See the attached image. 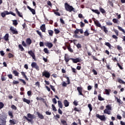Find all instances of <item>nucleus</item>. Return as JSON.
<instances>
[{
    "instance_id": "1",
    "label": "nucleus",
    "mask_w": 125,
    "mask_h": 125,
    "mask_svg": "<svg viewBox=\"0 0 125 125\" xmlns=\"http://www.w3.org/2000/svg\"><path fill=\"white\" fill-rule=\"evenodd\" d=\"M27 116H24L23 118L28 121V123H32V120L35 119V116L30 113H27Z\"/></svg>"
},
{
    "instance_id": "2",
    "label": "nucleus",
    "mask_w": 125,
    "mask_h": 125,
    "mask_svg": "<svg viewBox=\"0 0 125 125\" xmlns=\"http://www.w3.org/2000/svg\"><path fill=\"white\" fill-rule=\"evenodd\" d=\"M64 7L65 10H66V11H69V12H72V11H74L75 10V8H74L72 6L70 5L67 2L65 3Z\"/></svg>"
},
{
    "instance_id": "3",
    "label": "nucleus",
    "mask_w": 125,
    "mask_h": 125,
    "mask_svg": "<svg viewBox=\"0 0 125 125\" xmlns=\"http://www.w3.org/2000/svg\"><path fill=\"white\" fill-rule=\"evenodd\" d=\"M9 14H11L13 16H16V14L12 12H8V11H4L3 12L1 13V16L4 18L6 15H9Z\"/></svg>"
},
{
    "instance_id": "4",
    "label": "nucleus",
    "mask_w": 125,
    "mask_h": 125,
    "mask_svg": "<svg viewBox=\"0 0 125 125\" xmlns=\"http://www.w3.org/2000/svg\"><path fill=\"white\" fill-rule=\"evenodd\" d=\"M95 117L98 118V119H100L102 121H105L106 117H105L104 115H100L99 114H96Z\"/></svg>"
},
{
    "instance_id": "5",
    "label": "nucleus",
    "mask_w": 125,
    "mask_h": 125,
    "mask_svg": "<svg viewBox=\"0 0 125 125\" xmlns=\"http://www.w3.org/2000/svg\"><path fill=\"white\" fill-rule=\"evenodd\" d=\"M31 66H32V68H35V69L37 71H39V66L37 65V62H33L31 64Z\"/></svg>"
},
{
    "instance_id": "6",
    "label": "nucleus",
    "mask_w": 125,
    "mask_h": 125,
    "mask_svg": "<svg viewBox=\"0 0 125 125\" xmlns=\"http://www.w3.org/2000/svg\"><path fill=\"white\" fill-rule=\"evenodd\" d=\"M10 30L13 35H18V31L14 27L11 26Z\"/></svg>"
},
{
    "instance_id": "7",
    "label": "nucleus",
    "mask_w": 125,
    "mask_h": 125,
    "mask_svg": "<svg viewBox=\"0 0 125 125\" xmlns=\"http://www.w3.org/2000/svg\"><path fill=\"white\" fill-rule=\"evenodd\" d=\"M71 60L72 61L73 63H77L78 62H81L82 61L80 58H77L76 59L71 58Z\"/></svg>"
},
{
    "instance_id": "8",
    "label": "nucleus",
    "mask_w": 125,
    "mask_h": 125,
    "mask_svg": "<svg viewBox=\"0 0 125 125\" xmlns=\"http://www.w3.org/2000/svg\"><path fill=\"white\" fill-rule=\"evenodd\" d=\"M77 90L78 91L79 95L84 97V94H83V87L81 86L77 87Z\"/></svg>"
},
{
    "instance_id": "9",
    "label": "nucleus",
    "mask_w": 125,
    "mask_h": 125,
    "mask_svg": "<svg viewBox=\"0 0 125 125\" xmlns=\"http://www.w3.org/2000/svg\"><path fill=\"white\" fill-rule=\"evenodd\" d=\"M42 75L47 78H49L50 77V73L47 71H44V72H42Z\"/></svg>"
},
{
    "instance_id": "10",
    "label": "nucleus",
    "mask_w": 125,
    "mask_h": 125,
    "mask_svg": "<svg viewBox=\"0 0 125 125\" xmlns=\"http://www.w3.org/2000/svg\"><path fill=\"white\" fill-rule=\"evenodd\" d=\"M80 32V34H83V29H76L74 32L75 35H77Z\"/></svg>"
},
{
    "instance_id": "11",
    "label": "nucleus",
    "mask_w": 125,
    "mask_h": 125,
    "mask_svg": "<svg viewBox=\"0 0 125 125\" xmlns=\"http://www.w3.org/2000/svg\"><path fill=\"white\" fill-rule=\"evenodd\" d=\"M94 22L97 27H99V28H101V30H103V27H102L101 24H100V22H99L98 21L94 20Z\"/></svg>"
},
{
    "instance_id": "12",
    "label": "nucleus",
    "mask_w": 125,
    "mask_h": 125,
    "mask_svg": "<svg viewBox=\"0 0 125 125\" xmlns=\"http://www.w3.org/2000/svg\"><path fill=\"white\" fill-rule=\"evenodd\" d=\"M28 53L29 54V55H30L31 57H32V59L34 60H36V57L35 55V53L32 52V50L29 51Z\"/></svg>"
},
{
    "instance_id": "13",
    "label": "nucleus",
    "mask_w": 125,
    "mask_h": 125,
    "mask_svg": "<svg viewBox=\"0 0 125 125\" xmlns=\"http://www.w3.org/2000/svg\"><path fill=\"white\" fill-rule=\"evenodd\" d=\"M44 45H45V46H47V47H52V46H53V44L49 42H45L44 43Z\"/></svg>"
},
{
    "instance_id": "14",
    "label": "nucleus",
    "mask_w": 125,
    "mask_h": 125,
    "mask_svg": "<svg viewBox=\"0 0 125 125\" xmlns=\"http://www.w3.org/2000/svg\"><path fill=\"white\" fill-rule=\"evenodd\" d=\"M40 29L43 33H45V30H46V28H45V24H42L40 27Z\"/></svg>"
},
{
    "instance_id": "15",
    "label": "nucleus",
    "mask_w": 125,
    "mask_h": 125,
    "mask_svg": "<svg viewBox=\"0 0 125 125\" xmlns=\"http://www.w3.org/2000/svg\"><path fill=\"white\" fill-rule=\"evenodd\" d=\"M115 99L117 100V102L118 103L119 106H122L123 104V102H122L120 99H118V97H115Z\"/></svg>"
},
{
    "instance_id": "16",
    "label": "nucleus",
    "mask_w": 125,
    "mask_h": 125,
    "mask_svg": "<svg viewBox=\"0 0 125 125\" xmlns=\"http://www.w3.org/2000/svg\"><path fill=\"white\" fill-rule=\"evenodd\" d=\"M63 104H64V107H68L69 105V102L67 100H64L63 101Z\"/></svg>"
},
{
    "instance_id": "17",
    "label": "nucleus",
    "mask_w": 125,
    "mask_h": 125,
    "mask_svg": "<svg viewBox=\"0 0 125 125\" xmlns=\"http://www.w3.org/2000/svg\"><path fill=\"white\" fill-rule=\"evenodd\" d=\"M11 125H15L17 124V122L15 119L10 120L9 121Z\"/></svg>"
},
{
    "instance_id": "18",
    "label": "nucleus",
    "mask_w": 125,
    "mask_h": 125,
    "mask_svg": "<svg viewBox=\"0 0 125 125\" xmlns=\"http://www.w3.org/2000/svg\"><path fill=\"white\" fill-rule=\"evenodd\" d=\"M27 8L30 10V11H31V12H32L33 15H35V14H36V10L35 9H32V8H31L29 6H27Z\"/></svg>"
},
{
    "instance_id": "19",
    "label": "nucleus",
    "mask_w": 125,
    "mask_h": 125,
    "mask_svg": "<svg viewBox=\"0 0 125 125\" xmlns=\"http://www.w3.org/2000/svg\"><path fill=\"white\" fill-rule=\"evenodd\" d=\"M25 42L27 45H30L32 43V40H31L30 38L26 39Z\"/></svg>"
},
{
    "instance_id": "20",
    "label": "nucleus",
    "mask_w": 125,
    "mask_h": 125,
    "mask_svg": "<svg viewBox=\"0 0 125 125\" xmlns=\"http://www.w3.org/2000/svg\"><path fill=\"white\" fill-rule=\"evenodd\" d=\"M36 114H37L38 117L41 120H42L44 119V116L42 115V114H41V113L39 112H36Z\"/></svg>"
},
{
    "instance_id": "21",
    "label": "nucleus",
    "mask_w": 125,
    "mask_h": 125,
    "mask_svg": "<svg viewBox=\"0 0 125 125\" xmlns=\"http://www.w3.org/2000/svg\"><path fill=\"white\" fill-rule=\"evenodd\" d=\"M9 35L8 34H6L4 36V39L6 42H8L9 41Z\"/></svg>"
},
{
    "instance_id": "22",
    "label": "nucleus",
    "mask_w": 125,
    "mask_h": 125,
    "mask_svg": "<svg viewBox=\"0 0 125 125\" xmlns=\"http://www.w3.org/2000/svg\"><path fill=\"white\" fill-rule=\"evenodd\" d=\"M12 74H13L15 77H19V73L17 70L13 71Z\"/></svg>"
},
{
    "instance_id": "23",
    "label": "nucleus",
    "mask_w": 125,
    "mask_h": 125,
    "mask_svg": "<svg viewBox=\"0 0 125 125\" xmlns=\"http://www.w3.org/2000/svg\"><path fill=\"white\" fill-rule=\"evenodd\" d=\"M22 101H23V102H24L25 103H27V104H30V100H27V99H25V98L22 99Z\"/></svg>"
},
{
    "instance_id": "24",
    "label": "nucleus",
    "mask_w": 125,
    "mask_h": 125,
    "mask_svg": "<svg viewBox=\"0 0 125 125\" xmlns=\"http://www.w3.org/2000/svg\"><path fill=\"white\" fill-rule=\"evenodd\" d=\"M36 100L39 101H42L43 103H45L46 102L45 101V99L42 98V97H36Z\"/></svg>"
},
{
    "instance_id": "25",
    "label": "nucleus",
    "mask_w": 125,
    "mask_h": 125,
    "mask_svg": "<svg viewBox=\"0 0 125 125\" xmlns=\"http://www.w3.org/2000/svg\"><path fill=\"white\" fill-rule=\"evenodd\" d=\"M104 92H105V94L107 95H110V92H111V89H104Z\"/></svg>"
},
{
    "instance_id": "26",
    "label": "nucleus",
    "mask_w": 125,
    "mask_h": 125,
    "mask_svg": "<svg viewBox=\"0 0 125 125\" xmlns=\"http://www.w3.org/2000/svg\"><path fill=\"white\" fill-rule=\"evenodd\" d=\"M117 82H118V83L120 84H125V82H124V81H123L120 78H118L117 79Z\"/></svg>"
},
{
    "instance_id": "27",
    "label": "nucleus",
    "mask_w": 125,
    "mask_h": 125,
    "mask_svg": "<svg viewBox=\"0 0 125 125\" xmlns=\"http://www.w3.org/2000/svg\"><path fill=\"white\" fill-rule=\"evenodd\" d=\"M98 100L100 101H104L105 99L101 97V94H99L98 96Z\"/></svg>"
},
{
    "instance_id": "28",
    "label": "nucleus",
    "mask_w": 125,
    "mask_h": 125,
    "mask_svg": "<svg viewBox=\"0 0 125 125\" xmlns=\"http://www.w3.org/2000/svg\"><path fill=\"white\" fill-rule=\"evenodd\" d=\"M70 60H71V58H69V57L64 56V61L66 63H67Z\"/></svg>"
},
{
    "instance_id": "29",
    "label": "nucleus",
    "mask_w": 125,
    "mask_h": 125,
    "mask_svg": "<svg viewBox=\"0 0 125 125\" xmlns=\"http://www.w3.org/2000/svg\"><path fill=\"white\" fill-rule=\"evenodd\" d=\"M21 73L22 77H23L24 79H26V80L28 81V78H27V76L24 72H21Z\"/></svg>"
},
{
    "instance_id": "30",
    "label": "nucleus",
    "mask_w": 125,
    "mask_h": 125,
    "mask_svg": "<svg viewBox=\"0 0 125 125\" xmlns=\"http://www.w3.org/2000/svg\"><path fill=\"white\" fill-rule=\"evenodd\" d=\"M58 106L61 109H62L63 107L62 102H61V101H58Z\"/></svg>"
},
{
    "instance_id": "31",
    "label": "nucleus",
    "mask_w": 125,
    "mask_h": 125,
    "mask_svg": "<svg viewBox=\"0 0 125 125\" xmlns=\"http://www.w3.org/2000/svg\"><path fill=\"white\" fill-rule=\"evenodd\" d=\"M13 113L12 111H8V115L10 116L11 119H13L14 118Z\"/></svg>"
},
{
    "instance_id": "32",
    "label": "nucleus",
    "mask_w": 125,
    "mask_h": 125,
    "mask_svg": "<svg viewBox=\"0 0 125 125\" xmlns=\"http://www.w3.org/2000/svg\"><path fill=\"white\" fill-rule=\"evenodd\" d=\"M99 10H100V12H101V13H102V14H104L106 13V11H105V10L104 9H103V8L100 7Z\"/></svg>"
},
{
    "instance_id": "33",
    "label": "nucleus",
    "mask_w": 125,
    "mask_h": 125,
    "mask_svg": "<svg viewBox=\"0 0 125 125\" xmlns=\"http://www.w3.org/2000/svg\"><path fill=\"white\" fill-rule=\"evenodd\" d=\"M104 114H107L108 115H111V112L110 111H108V110L107 109H105L104 110Z\"/></svg>"
},
{
    "instance_id": "34",
    "label": "nucleus",
    "mask_w": 125,
    "mask_h": 125,
    "mask_svg": "<svg viewBox=\"0 0 125 125\" xmlns=\"http://www.w3.org/2000/svg\"><path fill=\"white\" fill-rule=\"evenodd\" d=\"M92 11L93 12H94V13L98 14V15H99V14H100V12H99V10H98L92 9Z\"/></svg>"
},
{
    "instance_id": "35",
    "label": "nucleus",
    "mask_w": 125,
    "mask_h": 125,
    "mask_svg": "<svg viewBox=\"0 0 125 125\" xmlns=\"http://www.w3.org/2000/svg\"><path fill=\"white\" fill-rule=\"evenodd\" d=\"M103 27V30L105 34H107L108 33V30H107V28L105 26H102Z\"/></svg>"
},
{
    "instance_id": "36",
    "label": "nucleus",
    "mask_w": 125,
    "mask_h": 125,
    "mask_svg": "<svg viewBox=\"0 0 125 125\" xmlns=\"http://www.w3.org/2000/svg\"><path fill=\"white\" fill-rule=\"evenodd\" d=\"M84 36H85V37H88V36H89V33H88V30L87 29L84 32Z\"/></svg>"
},
{
    "instance_id": "37",
    "label": "nucleus",
    "mask_w": 125,
    "mask_h": 125,
    "mask_svg": "<svg viewBox=\"0 0 125 125\" xmlns=\"http://www.w3.org/2000/svg\"><path fill=\"white\" fill-rule=\"evenodd\" d=\"M8 56V58L9 59H12V58H13L14 56L13 54H12V53H9L8 54H7Z\"/></svg>"
},
{
    "instance_id": "38",
    "label": "nucleus",
    "mask_w": 125,
    "mask_h": 125,
    "mask_svg": "<svg viewBox=\"0 0 125 125\" xmlns=\"http://www.w3.org/2000/svg\"><path fill=\"white\" fill-rule=\"evenodd\" d=\"M105 108H106L105 109L108 110L109 111L112 110V107L109 105H107L105 106Z\"/></svg>"
},
{
    "instance_id": "39",
    "label": "nucleus",
    "mask_w": 125,
    "mask_h": 125,
    "mask_svg": "<svg viewBox=\"0 0 125 125\" xmlns=\"http://www.w3.org/2000/svg\"><path fill=\"white\" fill-rule=\"evenodd\" d=\"M54 117L55 119L58 121L59 119H60V115L59 114H56V115L54 116Z\"/></svg>"
},
{
    "instance_id": "40",
    "label": "nucleus",
    "mask_w": 125,
    "mask_h": 125,
    "mask_svg": "<svg viewBox=\"0 0 125 125\" xmlns=\"http://www.w3.org/2000/svg\"><path fill=\"white\" fill-rule=\"evenodd\" d=\"M36 32L37 33L38 35H39V36H40V37L41 38H42V32H41V31H39V30H37Z\"/></svg>"
},
{
    "instance_id": "41",
    "label": "nucleus",
    "mask_w": 125,
    "mask_h": 125,
    "mask_svg": "<svg viewBox=\"0 0 125 125\" xmlns=\"http://www.w3.org/2000/svg\"><path fill=\"white\" fill-rule=\"evenodd\" d=\"M1 121L2 125H6V121H5V119H1Z\"/></svg>"
},
{
    "instance_id": "42",
    "label": "nucleus",
    "mask_w": 125,
    "mask_h": 125,
    "mask_svg": "<svg viewBox=\"0 0 125 125\" xmlns=\"http://www.w3.org/2000/svg\"><path fill=\"white\" fill-rule=\"evenodd\" d=\"M48 33L49 36H50L51 37H52V36H53V31L51 30H48Z\"/></svg>"
},
{
    "instance_id": "43",
    "label": "nucleus",
    "mask_w": 125,
    "mask_h": 125,
    "mask_svg": "<svg viewBox=\"0 0 125 125\" xmlns=\"http://www.w3.org/2000/svg\"><path fill=\"white\" fill-rule=\"evenodd\" d=\"M13 24L14 25V26H17L18 25V22H17V20L13 21Z\"/></svg>"
},
{
    "instance_id": "44",
    "label": "nucleus",
    "mask_w": 125,
    "mask_h": 125,
    "mask_svg": "<svg viewBox=\"0 0 125 125\" xmlns=\"http://www.w3.org/2000/svg\"><path fill=\"white\" fill-rule=\"evenodd\" d=\"M88 108H89L90 112H91L93 109L92 105L91 104H88Z\"/></svg>"
},
{
    "instance_id": "45",
    "label": "nucleus",
    "mask_w": 125,
    "mask_h": 125,
    "mask_svg": "<svg viewBox=\"0 0 125 125\" xmlns=\"http://www.w3.org/2000/svg\"><path fill=\"white\" fill-rule=\"evenodd\" d=\"M117 66H118V67H119V68L120 70H123L124 69V68L122 67L123 65H120L119 62H117Z\"/></svg>"
},
{
    "instance_id": "46",
    "label": "nucleus",
    "mask_w": 125,
    "mask_h": 125,
    "mask_svg": "<svg viewBox=\"0 0 125 125\" xmlns=\"http://www.w3.org/2000/svg\"><path fill=\"white\" fill-rule=\"evenodd\" d=\"M19 81L21 82H22V83H23L24 85H26V82L25 81H24L23 79H19Z\"/></svg>"
},
{
    "instance_id": "47",
    "label": "nucleus",
    "mask_w": 125,
    "mask_h": 125,
    "mask_svg": "<svg viewBox=\"0 0 125 125\" xmlns=\"http://www.w3.org/2000/svg\"><path fill=\"white\" fill-rule=\"evenodd\" d=\"M61 122L63 125H67V122L65 120H61Z\"/></svg>"
},
{
    "instance_id": "48",
    "label": "nucleus",
    "mask_w": 125,
    "mask_h": 125,
    "mask_svg": "<svg viewBox=\"0 0 125 125\" xmlns=\"http://www.w3.org/2000/svg\"><path fill=\"white\" fill-rule=\"evenodd\" d=\"M49 86L51 88V90H52L53 91L55 92L56 89H55V88L54 87V86H53L52 85H50Z\"/></svg>"
},
{
    "instance_id": "49",
    "label": "nucleus",
    "mask_w": 125,
    "mask_h": 125,
    "mask_svg": "<svg viewBox=\"0 0 125 125\" xmlns=\"http://www.w3.org/2000/svg\"><path fill=\"white\" fill-rule=\"evenodd\" d=\"M64 78H66V79L67 81V84H70V80H69V77L67 76H65V77H64Z\"/></svg>"
},
{
    "instance_id": "50",
    "label": "nucleus",
    "mask_w": 125,
    "mask_h": 125,
    "mask_svg": "<svg viewBox=\"0 0 125 125\" xmlns=\"http://www.w3.org/2000/svg\"><path fill=\"white\" fill-rule=\"evenodd\" d=\"M4 107V104L2 102H0V110Z\"/></svg>"
},
{
    "instance_id": "51",
    "label": "nucleus",
    "mask_w": 125,
    "mask_h": 125,
    "mask_svg": "<svg viewBox=\"0 0 125 125\" xmlns=\"http://www.w3.org/2000/svg\"><path fill=\"white\" fill-rule=\"evenodd\" d=\"M73 110H74L75 112H80L81 111V108H78L77 107H75Z\"/></svg>"
},
{
    "instance_id": "52",
    "label": "nucleus",
    "mask_w": 125,
    "mask_h": 125,
    "mask_svg": "<svg viewBox=\"0 0 125 125\" xmlns=\"http://www.w3.org/2000/svg\"><path fill=\"white\" fill-rule=\"evenodd\" d=\"M60 22H61V24H62V25H65V21H64L63 19L61 18L60 19Z\"/></svg>"
},
{
    "instance_id": "53",
    "label": "nucleus",
    "mask_w": 125,
    "mask_h": 125,
    "mask_svg": "<svg viewBox=\"0 0 125 125\" xmlns=\"http://www.w3.org/2000/svg\"><path fill=\"white\" fill-rule=\"evenodd\" d=\"M17 14L18 15V16H19V17L23 18V15H22V13H20V12H18V13H17Z\"/></svg>"
},
{
    "instance_id": "54",
    "label": "nucleus",
    "mask_w": 125,
    "mask_h": 125,
    "mask_svg": "<svg viewBox=\"0 0 125 125\" xmlns=\"http://www.w3.org/2000/svg\"><path fill=\"white\" fill-rule=\"evenodd\" d=\"M22 45H23L24 47H26L28 45H27V43L25 42V41H22L21 43Z\"/></svg>"
},
{
    "instance_id": "55",
    "label": "nucleus",
    "mask_w": 125,
    "mask_h": 125,
    "mask_svg": "<svg viewBox=\"0 0 125 125\" xmlns=\"http://www.w3.org/2000/svg\"><path fill=\"white\" fill-rule=\"evenodd\" d=\"M0 55L2 57H4L5 56V53L3 51H0Z\"/></svg>"
},
{
    "instance_id": "56",
    "label": "nucleus",
    "mask_w": 125,
    "mask_h": 125,
    "mask_svg": "<svg viewBox=\"0 0 125 125\" xmlns=\"http://www.w3.org/2000/svg\"><path fill=\"white\" fill-rule=\"evenodd\" d=\"M92 72L93 73V74L94 75H98V72H97V71L95 69H93V70H92Z\"/></svg>"
},
{
    "instance_id": "57",
    "label": "nucleus",
    "mask_w": 125,
    "mask_h": 125,
    "mask_svg": "<svg viewBox=\"0 0 125 125\" xmlns=\"http://www.w3.org/2000/svg\"><path fill=\"white\" fill-rule=\"evenodd\" d=\"M11 108H12V109H14V110H17V107L14 104H12V106H11Z\"/></svg>"
},
{
    "instance_id": "58",
    "label": "nucleus",
    "mask_w": 125,
    "mask_h": 125,
    "mask_svg": "<svg viewBox=\"0 0 125 125\" xmlns=\"http://www.w3.org/2000/svg\"><path fill=\"white\" fill-rule=\"evenodd\" d=\"M54 32H55V34H59L60 33V31H59V30H58L57 29H55Z\"/></svg>"
},
{
    "instance_id": "59",
    "label": "nucleus",
    "mask_w": 125,
    "mask_h": 125,
    "mask_svg": "<svg viewBox=\"0 0 125 125\" xmlns=\"http://www.w3.org/2000/svg\"><path fill=\"white\" fill-rule=\"evenodd\" d=\"M52 106L53 111L56 112V111H57V109H56L55 106L54 104H52Z\"/></svg>"
},
{
    "instance_id": "60",
    "label": "nucleus",
    "mask_w": 125,
    "mask_h": 125,
    "mask_svg": "<svg viewBox=\"0 0 125 125\" xmlns=\"http://www.w3.org/2000/svg\"><path fill=\"white\" fill-rule=\"evenodd\" d=\"M27 94L28 96H31L32 95V91L29 90L27 91Z\"/></svg>"
},
{
    "instance_id": "61",
    "label": "nucleus",
    "mask_w": 125,
    "mask_h": 125,
    "mask_svg": "<svg viewBox=\"0 0 125 125\" xmlns=\"http://www.w3.org/2000/svg\"><path fill=\"white\" fill-rule=\"evenodd\" d=\"M112 21L113 23H118V21H119L117 19H113L112 20Z\"/></svg>"
},
{
    "instance_id": "62",
    "label": "nucleus",
    "mask_w": 125,
    "mask_h": 125,
    "mask_svg": "<svg viewBox=\"0 0 125 125\" xmlns=\"http://www.w3.org/2000/svg\"><path fill=\"white\" fill-rule=\"evenodd\" d=\"M52 102L54 103L55 104H57V101H56V99L55 98H54L52 99Z\"/></svg>"
},
{
    "instance_id": "63",
    "label": "nucleus",
    "mask_w": 125,
    "mask_h": 125,
    "mask_svg": "<svg viewBox=\"0 0 125 125\" xmlns=\"http://www.w3.org/2000/svg\"><path fill=\"white\" fill-rule=\"evenodd\" d=\"M19 82L17 81H13V82H12V84H13L14 85L19 84Z\"/></svg>"
},
{
    "instance_id": "64",
    "label": "nucleus",
    "mask_w": 125,
    "mask_h": 125,
    "mask_svg": "<svg viewBox=\"0 0 125 125\" xmlns=\"http://www.w3.org/2000/svg\"><path fill=\"white\" fill-rule=\"evenodd\" d=\"M113 31L115 32V33L116 34V36H119V31H118V30L114 29V30H113Z\"/></svg>"
}]
</instances>
